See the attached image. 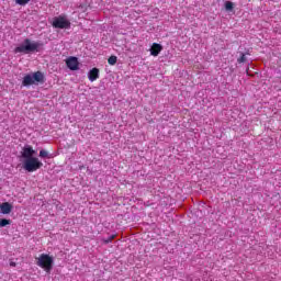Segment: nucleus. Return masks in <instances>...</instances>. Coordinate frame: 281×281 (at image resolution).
Listing matches in <instances>:
<instances>
[{"instance_id":"obj_12","label":"nucleus","mask_w":281,"mask_h":281,"mask_svg":"<svg viewBox=\"0 0 281 281\" xmlns=\"http://www.w3.org/2000/svg\"><path fill=\"white\" fill-rule=\"evenodd\" d=\"M109 65H116L117 64V56L112 55L108 58Z\"/></svg>"},{"instance_id":"obj_13","label":"nucleus","mask_w":281,"mask_h":281,"mask_svg":"<svg viewBox=\"0 0 281 281\" xmlns=\"http://www.w3.org/2000/svg\"><path fill=\"white\" fill-rule=\"evenodd\" d=\"M11 223H12V221H10V220L0 218V227H5V226L10 225Z\"/></svg>"},{"instance_id":"obj_11","label":"nucleus","mask_w":281,"mask_h":281,"mask_svg":"<svg viewBox=\"0 0 281 281\" xmlns=\"http://www.w3.org/2000/svg\"><path fill=\"white\" fill-rule=\"evenodd\" d=\"M40 157L41 159H52V154L45 149H42L40 150Z\"/></svg>"},{"instance_id":"obj_9","label":"nucleus","mask_w":281,"mask_h":281,"mask_svg":"<svg viewBox=\"0 0 281 281\" xmlns=\"http://www.w3.org/2000/svg\"><path fill=\"white\" fill-rule=\"evenodd\" d=\"M88 78H89L90 82H95V80H98V78H100V69L92 68L88 74Z\"/></svg>"},{"instance_id":"obj_1","label":"nucleus","mask_w":281,"mask_h":281,"mask_svg":"<svg viewBox=\"0 0 281 281\" xmlns=\"http://www.w3.org/2000/svg\"><path fill=\"white\" fill-rule=\"evenodd\" d=\"M40 45L36 42H32L30 38L24 40V44L14 48V54H30L36 52Z\"/></svg>"},{"instance_id":"obj_14","label":"nucleus","mask_w":281,"mask_h":281,"mask_svg":"<svg viewBox=\"0 0 281 281\" xmlns=\"http://www.w3.org/2000/svg\"><path fill=\"white\" fill-rule=\"evenodd\" d=\"M116 237L117 235L114 234L108 237L106 239H103L104 245H109V243H113V240H115Z\"/></svg>"},{"instance_id":"obj_17","label":"nucleus","mask_w":281,"mask_h":281,"mask_svg":"<svg viewBox=\"0 0 281 281\" xmlns=\"http://www.w3.org/2000/svg\"><path fill=\"white\" fill-rule=\"evenodd\" d=\"M15 3H18V5H27V3H30V0H15Z\"/></svg>"},{"instance_id":"obj_5","label":"nucleus","mask_w":281,"mask_h":281,"mask_svg":"<svg viewBox=\"0 0 281 281\" xmlns=\"http://www.w3.org/2000/svg\"><path fill=\"white\" fill-rule=\"evenodd\" d=\"M53 27H56L57 30H69V27H71V22L67 20V18L59 15L54 18Z\"/></svg>"},{"instance_id":"obj_2","label":"nucleus","mask_w":281,"mask_h":281,"mask_svg":"<svg viewBox=\"0 0 281 281\" xmlns=\"http://www.w3.org/2000/svg\"><path fill=\"white\" fill-rule=\"evenodd\" d=\"M36 265L37 267H41V269H44L46 273H49L54 267V257L47 254H42L37 258Z\"/></svg>"},{"instance_id":"obj_7","label":"nucleus","mask_w":281,"mask_h":281,"mask_svg":"<svg viewBox=\"0 0 281 281\" xmlns=\"http://www.w3.org/2000/svg\"><path fill=\"white\" fill-rule=\"evenodd\" d=\"M34 155H36V150L32 148V146H25L22 149V157L23 159H32L34 158Z\"/></svg>"},{"instance_id":"obj_6","label":"nucleus","mask_w":281,"mask_h":281,"mask_svg":"<svg viewBox=\"0 0 281 281\" xmlns=\"http://www.w3.org/2000/svg\"><path fill=\"white\" fill-rule=\"evenodd\" d=\"M80 63H78V57H68L66 59V66L71 71H78Z\"/></svg>"},{"instance_id":"obj_4","label":"nucleus","mask_w":281,"mask_h":281,"mask_svg":"<svg viewBox=\"0 0 281 281\" xmlns=\"http://www.w3.org/2000/svg\"><path fill=\"white\" fill-rule=\"evenodd\" d=\"M42 166L43 164L37 157L24 159L23 161V168L26 172H36V170H41Z\"/></svg>"},{"instance_id":"obj_10","label":"nucleus","mask_w":281,"mask_h":281,"mask_svg":"<svg viewBox=\"0 0 281 281\" xmlns=\"http://www.w3.org/2000/svg\"><path fill=\"white\" fill-rule=\"evenodd\" d=\"M0 212L1 214H10L12 212V204L9 202H4L0 205Z\"/></svg>"},{"instance_id":"obj_18","label":"nucleus","mask_w":281,"mask_h":281,"mask_svg":"<svg viewBox=\"0 0 281 281\" xmlns=\"http://www.w3.org/2000/svg\"><path fill=\"white\" fill-rule=\"evenodd\" d=\"M10 267H16V263L15 262H11Z\"/></svg>"},{"instance_id":"obj_15","label":"nucleus","mask_w":281,"mask_h":281,"mask_svg":"<svg viewBox=\"0 0 281 281\" xmlns=\"http://www.w3.org/2000/svg\"><path fill=\"white\" fill-rule=\"evenodd\" d=\"M225 10H227L228 12H231V10H234V2L226 1L225 2Z\"/></svg>"},{"instance_id":"obj_8","label":"nucleus","mask_w":281,"mask_h":281,"mask_svg":"<svg viewBox=\"0 0 281 281\" xmlns=\"http://www.w3.org/2000/svg\"><path fill=\"white\" fill-rule=\"evenodd\" d=\"M164 49V46L158 43H154L149 49L151 56H159Z\"/></svg>"},{"instance_id":"obj_16","label":"nucleus","mask_w":281,"mask_h":281,"mask_svg":"<svg viewBox=\"0 0 281 281\" xmlns=\"http://www.w3.org/2000/svg\"><path fill=\"white\" fill-rule=\"evenodd\" d=\"M237 63L243 64V63H247V57L244 53H241L240 57L237 59Z\"/></svg>"},{"instance_id":"obj_3","label":"nucleus","mask_w":281,"mask_h":281,"mask_svg":"<svg viewBox=\"0 0 281 281\" xmlns=\"http://www.w3.org/2000/svg\"><path fill=\"white\" fill-rule=\"evenodd\" d=\"M35 82H45V77L43 72L36 71L33 75H25L22 81L23 87H30Z\"/></svg>"}]
</instances>
